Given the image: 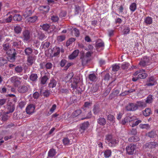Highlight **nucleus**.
<instances>
[{
	"instance_id": "1",
	"label": "nucleus",
	"mask_w": 158,
	"mask_h": 158,
	"mask_svg": "<svg viewBox=\"0 0 158 158\" xmlns=\"http://www.w3.org/2000/svg\"><path fill=\"white\" fill-rule=\"evenodd\" d=\"M106 142L108 143L110 147H113L117 143L118 141L112 137L110 135H108L106 136Z\"/></svg>"
},
{
	"instance_id": "2",
	"label": "nucleus",
	"mask_w": 158,
	"mask_h": 158,
	"mask_svg": "<svg viewBox=\"0 0 158 158\" xmlns=\"http://www.w3.org/2000/svg\"><path fill=\"white\" fill-rule=\"evenodd\" d=\"M22 78L16 76L12 77L10 78L11 82L15 87H18L22 83Z\"/></svg>"
},
{
	"instance_id": "3",
	"label": "nucleus",
	"mask_w": 158,
	"mask_h": 158,
	"mask_svg": "<svg viewBox=\"0 0 158 158\" xmlns=\"http://www.w3.org/2000/svg\"><path fill=\"white\" fill-rule=\"evenodd\" d=\"M136 147V145L132 144L127 146L126 148L127 153L129 155L133 154Z\"/></svg>"
},
{
	"instance_id": "4",
	"label": "nucleus",
	"mask_w": 158,
	"mask_h": 158,
	"mask_svg": "<svg viewBox=\"0 0 158 158\" xmlns=\"http://www.w3.org/2000/svg\"><path fill=\"white\" fill-rule=\"evenodd\" d=\"M30 31L27 30H26L23 31L22 36L21 38L23 39L24 42H26L29 40L30 38Z\"/></svg>"
},
{
	"instance_id": "5",
	"label": "nucleus",
	"mask_w": 158,
	"mask_h": 158,
	"mask_svg": "<svg viewBox=\"0 0 158 158\" xmlns=\"http://www.w3.org/2000/svg\"><path fill=\"white\" fill-rule=\"evenodd\" d=\"M126 110L128 111H134L138 109V106L134 103H129L125 106Z\"/></svg>"
},
{
	"instance_id": "6",
	"label": "nucleus",
	"mask_w": 158,
	"mask_h": 158,
	"mask_svg": "<svg viewBox=\"0 0 158 158\" xmlns=\"http://www.w3.org/2000/svg\"><path fill=\"white\" fill-rule=\"evenodd\" d=\"M74 136H72L70 137L69 135L67 137L63 139L62 141L63 144L65 145H69L71 144L73 142V139H74Z\"/></svg>"
},
{
	"instance_id": "7",
	"label": "nucleus",
	"mask_w": 158,
	"mask_h": 158,
	"mask_svg": "<svg viewBox=\"0 0 158 158\" xmlns=\"http://www.w3.org/2000/svg\"><path fill=\"white\" fill-rule=\"evenodd\" d=\"M29 87V86L21 85L18 88L17 90L20 93H26L28 91Z\"/></svg>"
},
{
	"instance_id": "8",
	"label": "nucleus",
	"mask_w": 158,
	"mask_h": 158,
	"mask_svg": "<svg viewBox=\"0 0 158 158\" xmlns=\"http://www.w3.org/2000/svg\"><path fill=\"white\" fill-rule=\"evenodd\" d=\"M35 107L33 105H30L27 107L26 112L28 114H31L34 112Z\"/></svg>"
},
{
	"instance_id": "9",
	"label": "nucleus",
	"mask_w": 158,
	"mask_h": 158,
	"mask_svg": "<svg viewBox=\"0 0 158 158\" xmlns=\"http://www.w3.org/2000/svg\"><path fill=\"white\" fill-rule=\"evenodd\" d=\"M22 41L18 39L14 40L12 43V47L13 48H19L20 47Z\"/></svg>"
},
{
	"instance_id": "10",
	"label": "nucleus",
	"mask_w": 158,
	"mask_h": 158,
	"mask_svg": "<svg viewBox=\"0 0 158 158\" xmlns=\"http://www.w3.org/2000/svg\"><path fill=\"white\" fill-rule=\"evenodd\" d=\"M145 146L149 148H154L158 146V143L155 142H151L146 144Z\"/></svg>"
},
{
	"instance_id": "11",
	"label": "nucleus",
	"mask_w": 158,
	"mask_h": 158,
	"mask_svg": "<svg viewBox=\"0 0 158 158\" xmlns=\"http://www.w3.org/2000/svg\"><path fill=\"white\" fill-rule=\"evenodd\" d=\"M79 52V50L78 49L74 50L71 54L69 56V58L70 60L74 59L77 56Z\"/></svg>"
},
{
	"instance_id": "12",
	"label": "nucleus",
	"mask_w": 158,
	"mask_h": 158,
	"mask_svg": "<svg viewBox=\"0 0 158 158\" xmlns=\"http://www.w3.org/2000/svg\"><path fill=\"white\" fill-rule=\"evenodd\" d=\"M72 83L71 84V87L74 89H76L77 86V84L79 82V80L75 78H73L72 80H71Z\"/></svg>"
},
{
	"instance_id": "13",
	"label": "nucleus",
	"mask_w": 158,
	"mask_h": 158,
	"mask_svg": "<svg viewBox=\"0 0 158 158\" xmlns=\"http://www.w3.org/2000/svg\"><path fill=\"white\" fill-rule=\"evenodd\" d=\"M15 108V106L12 104L7 105V111L6 112L7 114L12 113L14 111Z\"/></svg>"
},
{
	"instance_id": "14",
	"label": "nucleus",
	"mask_w": 158,
	"mask_h": 158,
	"mask_svg": "<svg viewBox=\"0 0 158 158\" xmlns=\"http://www.w3.org/2000/svg\"><path fill=\"white\" fill-rule=\"evenodd\" d=\"M37 19V17L36 16L31 17L28 18L26 20V22L30 23H33L35 22Z\"/></svg>"
},
{
	"instance_id": "15",
	"label": "nucleus",
	"mask_w": 158,
	"mask_h": 158,
	"mask_svg": "<svg viewBox=\"0 0 158 158\" xmlns=\"http://www.w3.org/2000/svg\"><path fill=\"white\" fill-rule=\"evenodd\" d=\"M89 126V123L88 122L82 123L81 125V129L80 130L81 133H83L84 131Z\"/></svg>"
},
{
	"instance_id": "16",
	"label": "nucleus",
	"mask_w": 158,
	"mask_h": 158,
	"mask_svg": "<svg viewBox=\"0 0 158 158\" xmlns=\"http://www.w3.org/2000/svg\"><path fill=\"white\" fill-rule=\"evenodd\" d=\"M23 67L21 66L20 65L17 66L15 68V72L17 73H18V75H23Z\"/></svg>"
},
{
	"instance_id": "17",
	"label": "nucleus",
	"mask_w": 158,
	"mask_h": 158,
	"mask_svg": "<svg viewBox=\"0 0 158 158\" xmlns=\"http://www.w3.org/2000/svg\"><path fill=\"white\" fill-rule=\"evenodd\" d=\"M112 152L110 150L107 149L104 152V155L105 158H107L110 156L111 155Z\"/></svg>"
},
{
	"instance_id": "18",
	"label": "nucleus",
	"mask_w": 158,
	"mask_h": 158,
	"mask_svg": "<svg viewBox=\"0 0 158 158\" xmlns=\"http://www.w3.org/2000/svg\"><path fill=\"white\" fill-rule=\"evenodd\" d=\"M81 59L82 65H85L89 61V58H87L85 56L83 55L81 56Z\"/></svg>"
},
{
	"instance_id": "19",
	"label": "nucleus",
	"mask_w": 158,
	"mask_h": 158,
	"mask_svg": "<svg viewBox=\"0 0 158 158\" xmlns=\"http://www.w3.org/2000/svg\"><path fill=\"white\" fill-rule=\"evenodd\" d=\"M39 9L40 10L44 12L47 13L48 12L49 10V7L48 6H40Z\"/></svg>"
},
{
	"instance_id": "20",
	"label": "nucleus",
	"mask_w": 158,
	"mask_h": 158,
	"mask_svg": "<svg viewBox=\"0 0 158 158\" xmlns=\"http://www.w3.org/2000/svg\"><path fill=\"white\" fill-rule=\"evenodd\" d=\"M82 113V111L80 109H77L74 111L72 114V116L73 117H75L81 114Z\"/></svg>"
},
{
	"instance_id": "21",
	"label": "nucleus",
	"mask_w": 158,
	"mask_h": 158,
	"mask_svg": "<svg viewBox=\"0 0 158 158\" xmlns=\"http://www.w3.org/2000/svg\"><path fill=\"white\" fill-rule=\"evenodd\" d=\"M73 73H71L68 74V75L65 77L64 80L66 82H68L72 80L73 77Z\"/></svg>"
},
{
	"instance_id": "22",
	"label": "nucleus",
	"mask_w": 158,
	"mask_h": 158,
	"mask_svg": "<svg viewBox=\"0 0 158 158\" xmlns=\"http://www.w3.org/2000/svg\"><path fill=\"white\" fill-rule=\"evenodd\" d=\"M98 123L100 125H104L106 123V119L103 118H99L97 120Z\"/></svg>"
},
{
	"instance_id": "23",
	"label": "nucleus",
	"mask_w": 158,
	"mask_h": 158,
	"mask_svg": "<svg viewBox=\"0 0 158 158\" xmlns=\"http://www.w3.org/2000/svg\"><path fill=\"white\" fill-rule=\"evenodd\" d=\"M144 23L146 25H150L152 23V19L151 17L148 16L144 20Z\"/></svg>"
},
{
	"instance_id": "24",
	"label": "nucleus",
	"mask_w": 158,
	"mask_h": 158,
	"mask_svg": "<svg viewBox=\"0 0 158 158\" xmlns=\"http://www.w3.org/2000/svg\"><path fill=\"white\" fill-rule=\"evenodd\" d=\"M88 78L90 81H97V77L94 73L89 74L88 76Z\"/></svg>"
},
{
	"instance_id": "25",
	"label": "nucleus",
	"mask_w": 158,
	"mask_h": 158,
	"mask_svg": "<svg viewBox=\"0 0 158 158\" xmlns=\"http://www.w3.org/2000/svg\"><path fill=\"white\" fill-rule=\"evenodd\" d=\"M34 60V57L32 56H28L27 60V64L29 65H31L33 63Z\"/></svg>"
},
{
	"instance_id": "26",
	"label": "nucleus",
	"mask_w": 158,
	"mask_h": 158,
	"mask_svg": "<svg viewBox=\"0 0 158 158\" xmlns=\"http://www.w3.org/2000/svg\"><path fill=\"white\" fill-rule=\"evenodd\" d=\"M137 9L136 4L135 3L133 2L130 5L129 9L132 12L135 11Z\"/></svg>"
},
{
	"instance_id": "27",
	"label": "nucleus",
	"mask_w": 158,
	"mask_h": 158,
	"mask_svg": "<svg viewBox=\"0 0 158 158\" xmlns=\"http://www.w3.org/2000/svg\"><path fill=\"white\" fill-rule=\"evenodd\" d=\"M14 28L15 33L17 34L20 33L22 31V29L21 27L19 25L14 26Z\"/></svg>"
},
{
	"instance_id": "28",
	"label": "nucleus",
	"mask_w": 158,
	"mask_h": 158,
	"mask_svg": "<svg viewBox=\"0 0 158 158\" xmlns=\"http://www.w3.org/2000/svg\"><path fill=\"white\" fill-rule=\"evenodd\" d=\"M56 84L57 82L56 80L53 79H51L49 84V86L50 88H53L56 86Z\"/></svg>"
},
{
	"instance_id": "29",
	"label": "nucleus",
	"mask_w": 158,
	"mask_h": 158,
	"mask_svg": "<svg viewBox=\"0 0 158 158\" xmlns=\"http://www.w3.org/2000/svg\"><path fill=\"white\" fill-rule=\"evenodd\" d=\"M100 109L98 106L94 105L93 109L94 114H98L100 111Z\"/></svg>"
},
{
	"instance_id": "30",
	"label": "nucleus",
	"mask_w": 158,
	"mask_h": 158,
	"mask_svg": "<svg viewBox=\"0 0 158 158\" xmlns=\"http://www.w3.org/2000/svg\"><path fill=\"white\" fill-rule=\"evenodd\" d=\"M143 115L146 116L149 115L151 113V109L149 108H146L145 110L143 111Z\"/></svg>"
},
{
	"instance_id": "31",
	"label": "nucleus",
	"mask_w": 158,
	"mask_h": 158,
	"mask_svg": "<svg viewBox=\"0 0 158 158\" xmlns=\"http://www.w3.org/2000/svg\"><path fill=\"white\" fill-rule=\"evenodd\" d=\"M56 152L55 149H51L48 152V156L49 157H52L56 155Z\"/></svg>"
},
{
	"instance_id": "32",
	"label": "nucleus",
	"mask_w": 158,
	"mask_h": 158,
	"mask_svg": "<svg viewBox=\"0 0 158 158\" xmlns=\"http://www.w3.org/2000/svg\"><path fill=\"white\" fill-rule=\"evenodd\" d=\"M12 19V16L11 15H10L7 18L4 19L3 22H1V21L0 20V23H9L11 21Z\"/></svg>"
},
{
	"instance_id": "33",
	"label": "nucleus",
	"mask_w": 158,
	"mask_h": 158,
	"mask_svg": "<svg viewBox=\"0 0 158 158\" xmlns=\"http://www.w3.org/2000/svg\"><path fill=\"white\" fill-rule=\"evenodd\" d=\"M32 49L29 47L26 48L24 50V52L26 55L29 56L32 52Z\"/></svg>"
},
{
	"instance_id": "34",
	"label": "nucleus",
	"mask_w": 158,
	"mask_h": 158,
	"mask_svg": "<svg viewBox=\"0 0 158 158\" xmlns=\"http://www.w3.org/2000/svg\"><path fill=\"white\" fill-rule=\"evenodd\" d=\"M128 140L131 142H136L139 140V138L138 137L135 136L128 138Z\"/></svg>"
},
{
	"instance_id": "35",
	"label": "nucleus",
	"mask_w": 158,
	"mask_h": 158,
	"mask_svg": "<svg viewBox=\"0 0 158 158\" xmlns=\"http://www.w3.org/2000/svg\"><path fill=\"white\" fill-rule=\"evenodd\" d=\"M38 78L37 74L35 73H32L30 76V78L32 81H35Z\"/></svg>"
},
{
	"instance_id": "36",
	"label": "nucleus",
	"mask_w": 158,
	"mask_h": 158,
	"mask_svg": "<svg viewBox=\"0 0 158 158\" xmlns=\"http://www.w3.org/2000/svg\"><path fill=\"white\" fill-rule=\"evenodd\" d=\"M152 96L151 95H149L146 100V102L147 103H152L153 101Z\"/></svg>"
},
{
	"instance_id": "37",
	"label": "nucleus",
	"mask_w": 158,
	"mask_h": 158,
	"mask_svg": "<svg viewBox=\"0 0 158 158\" xmlns=\"http://www.w3.org/2000/svg\"><path fill=\"white\" fill-rule=\"evenodd\" d=\"M142 72L140 73L138 75V77L140 79H144L147 76V74L145 73H144V71H142Z\"/></svg>"
},
{
	"instance_id": "38",
	"label": "nucleus",
	"mask_w": 158,
	"mask_h": 158,
	"mask_svg": "<svg viewBox=\"0 0 158 158\" xmlns=\"http://www.w3.org/2000/svg\"><path fill=\"white\" fill-rule=\"evenodd\" d=\"M7 60L3 57L0 58V66H3L7 63Z\"/></svg>"
},
{
	"instance_id": "39",
	"label": "nucleus",
	"mask_w": 158,
	"mask_h": 158,
	"mask_svg": "<svg viewBox=\"0 0 158 158\" xmlns=\"http://www.w3.org/2000/svg\"><path fill=\"white\" fill-rule=\"evenodd\" d=\"M14 20L19 21L21 20V16L19 14H15L13 17Z\"/></svg>"
},
{
	"instance_id": "40",
	"label": "nucleus",
	"mask_w": 158,
	"mask_h": 158,
	"mask_svg": "<svg viewBox=\"0 0 158 158\" xmlns=\"http://www.w3.org/2000/svg\"><path fill=\"white\" fill-rule=\"evenodd\" d=\"M38 37L40 40H42L46 38V37L44 34L41 32L38 33Z\"/></svg>"
},
{
	"instance_id": "41",
	"label": "nucleus",
	"mask_w": 158,
	"mask_h": 158,
	"mask_svg": "<svg viewBox=\"0 0 158 158\" xmlns=\"http://www.w3.org/2000/svg\"><path fill=\"white\" fill-rule=\"evenodd\" d=\"M48 80V77L46 76H43L41 79V83L42 84H45L47 80Z\"/></svg>"
},
{
	"instance_id": "42",
	"label": "nucleus",
	"mask_w": 158,
	"mask_h": 158,
	"mask_svg": "<svg viewBox=\"0 0 158 158\" xmlns=\"http://www.w3.org/2000/svg\"><path fill=\"white\" fill-rule=\"evenodd\" d=\"M50 45V43L48 42H43L42 43V46L44 48H48Z\"/></svg>"
},
{
	"instance_id": "43",
	"label": "nucleus",
	"mask_w": 158,
	"mask_h": 158,
	"mask_svg": "<svg viewBox=\"0 0 158 158\" xmlns=\"http://www.w3.org/2000/svg\"><path fill=\"white\" fill-rule=\"evenodd\" d=\"M40 26L42 28L43 30L47 31L50 27V26L48 24H44L42 25H40Z\"/></svg>"
},
{
	"instance_id": "44",
	"label": "nucleus",
	"mask_w": 158,
	"mask_h": 158,
	"mask_svg": "<svg viewBox=\"0 0 158 158\" xmlns=\"http://www.w3.org/2000/svg\"><path fill=\"white\" fill-rule=\"evenodd\" d=\"M32 14L31 10H27L23 13V16L25 17H28Z\"/></svg>"
},
{
	"instance_id": "45",
	"label": "nucleus",
	"mask_w": 158,
	"mask_h": 158,
	"mask_svg": "<svg viewBox=\"0 0 158 158\" xmlns=\"http://www.w3.org/2000/svg\"><path fill=\"white\" fill-rule=\"evenodd\" d=\"M138 106H139L141 107H145L147 106L146 103L143 102L139 101L138 102Z\"/></svg>"
},
{
	"instance_id": "46",
	"label": "nucleus",
	"mask_w": 158,
	"mask_h": 158,
	"mask_svg": "<svg viewBox=\"0 0 158 158\" xmlns=\"http://www.w3.org/2000/svg\"><path fill=\"white\" fill-rule=\"evenodd\" d=\"M75 40V39L73 38H70L66 42V45L67 46L69 45Z\"/></svg>"
},
{
	"instance_id": "47",
	"label": "nucleus",
	"mask_w": 158,
	"mask_h": 158,
	"mask_svg": "<svg viewBox=\"0 0 158 158\" xmlns=\"http://www.w3.org/2000/svg\"><path fill=\"white\" fill-rule=\"evenodd\" d=\"M6 113V114H4L2 115V119L3 121H5L8 119L9 118V116H8Z\"/></svg>"
},
{
	"instance_id": "48",
	"label": "nucleus",
	"mask_w": 158,
	"mask_h": 158,
	"mask_svg": "<svg viewBox=\"0 0 158 158\" xmlns=\"http://www.w3.org/2000/svg\"><path fill=\"white\" fill-rule=\"evenodd\" d=\"M65 38L64 35H61L58 36L57 38V40L59 42H62L65 40Z\"/></svg>"
},
{
	"instance_id": "49",
	"label": "nucleus",
	"mask_w": 158,
	"mask_h": 158,
	"mask_svg": "<svg viewBox=\"0 0 158 158\" xmlns=\"http://www.w3.org/2000/svg\"><path fill=\"white\" fill-rule=\"evenodd\" d=\"M107 119L112 122L114 121L115 118L114 116L112 114H109L107 116Z\"/></svg>"
},
{
	"instance_id": "50",
	"label": "nucleus",
	"mask_w": 158,
	"mask_h": 158,
	"mask_svg": "<svg viewBox=\"0 0 158 158\" xmlns=\"http://www.w3.org/2000/svg\"><path fill=\"white\" fill-rule=\"evenodd\" d=\"M129 66V64L127 62H124L122 65L121 67L123 69H127Z\"/></svg>"
},
{
	"instance_id": "51",
	"label": "nucleus",
	"mask_w": 158,
	"mask_h": 158,
	"mask_svg": "<svg viewBox=\"0 0 158 158\" xmlns=\"http://www.w3.org/2000/svg\"><path fill=\"white\" fill-rule=\"evenodd\" d=\"M139 126L142 129H148L150 128V127L148 124H140Z\"/></svg>"
},
{
	"instance_id": "52",
	"label": "nucleus",
	"mask_w": 158,
	"mask_h": 158,
	"mask_svg": "<svg viewBox=\"0 0 158 158\" xmlns=\"http://www.w3.org/2000/svg\"><path fill=\"white\" fill-rule=\"evenodd\" d=\"M52 20L54 22H57L59 19V18L58 16L56 15H53L51 17V18Z\"/></svg>"
},
{
	"instance_id": "53",
	"label": "nucleus",
	"mask_w": 158,
	"mask_h": 158,
	"mask_svg": "<svg viewBox=\"0 0 158 158\" xmlns=\"http://www.w3.org/2000/svg\"><path fill=\"white\" fill-rule=\"evenodd\" d=\"M119 68V66L117 64H115L112 66V70L114 71H117Z\"/></svg>"
},
{
	"instance_id": "54",
	"label": "nucleus",
	"mask_w": 158,
	"mask_h": 158,
	"mask_svg": "<svg viewBox=\"0 0 158 158\" xmlns=\"http://www.w3.org/2000/svg\"><path fill=\"white\" fill-rule=\"evenodd\" d=\"M74 31V33L75 36L76 37H78L80 35V32L79 30L76 28H74L73 29Z\"/></svg>"
},
{
	"instance_id": "55",
	"label": "nucleus",
	"mask_w": 158,
	"mask_h": 158,
	"mask_svg": "<svg viewBox=\"0 0 158 158\" xmlns=\"http://www.w3.org/2000/svg\"><path fill=\"white\" fill-rule=\"evenodd\" d=\"M147 81L156 83V80L153 77H150L149 78H148Z\"/></svg>"
},
{
	"instance_id": "56",
	"label": "nucleus",
	"mask_w": 158,
	"mask_h": 158,
	"mask_svg": "<svg viewBox=\"0 0 158 158\" xmlns=\"http://www.w3.org/2000/svg\"><path fill=\"white\" fill-rule=\"evenodd\" d=\"M15 54L14 53H13L12 55L11 56H10L8 58L10 62H13L15 60Z\"/></svg>"
},
{
	"instance_id": "57",
	"label": "nucleus",
	"mask_w": 158,
	"mask_h": 158,
	"mask_svg": "<svg viewBox=\"0 0 158 158\" xmlns=\"http://www.w3.org/2000/svg\"><path fill=\"white\" fill-rule=\"evenodd\" d=\"M4 50L6 51L9 49V46L8 44H3L2 45Z\"/></svg>"
},
{
	"instance_id": "58",
	"label": "nucleus",
	"mask_w": 158,
	"mask_h": 158,
	"mask_svg": "<svg viewBox=\"0 0 158 158\" xmlns=\"http://www.w3.org/2000/svg\"><path fill=\"white\" fill-rule=\"evenodd\" d=\"M45 64L44 65L45 66L46 68L47 69H51L52 66V64L50 62H48L46 64Z\"/></svg>"
},
{
	"instance_id": "59",
	"label": "nucleus",
	"mask_w": 158,
	"mask_h": 158,
	"mask_svg": "<svg viewBox=\"0 0 158 158\" xmlns=\"http://www.w3.org/2000/svg\"><path fill=\"white\" fill-rule=\"evenodd\" d=\"M141 122V120H138L136 121L135 123H133L131 125V127H134L135 126L138 125L139 123Z\"/></svg>"
},
{
	"instance_id": "60",
	"label": "nucleus",
	"mask_w": 158,
	"mask_h": 158,
	"mask_svg": "<svg viewBox=\"0 0 158 158\" xmlns=\"http://www.w3.org/2000/svg\"><path fill=\"white\" fill-rule=\"evenodd\" d=\"M97 46L98 47H102L104 46V43L102 41L98 42L97 44Z\"/></svg>"
},
{
	"instance_id": "61",
	"label": "nucleus",
	"mask_w": 158,
	"mask_h": 158,
	"mask_svg": "<svg viewBox=\"0 0 158 158\" xmlns=\"http://www.w3.org/2000/svg\"><path fill=\"white\" fill-rule=\"evenodd\" d=\"M127 118H128V122L133 121L136 119L135 118V117L134 116H132L131 117L129 116H127Z\"/></svg>"
},
{
	"instance_id": "62",
	"label": "nucleus",
	"mask_w": 158,
	"mask_h": 158,
	"mask_svg": "<svg viewBox=\"0 0 158 158\" xmlns=\"http://www.w3.org/2000/svg\"><path fill=\"white\" fill-rule=\"evenodd\" d=\"M92 116V113L91 111H89L88 114V115L85 117L82 118H81V120H83L86 119H87L91 117Z\"/></svg>"
},
{
	"instance_id": "63",
	"label": "nucleus",
	"mask_w": 158,
	"mask_h": 158,
	"mask_svg": "<svg viewBox=\"0 0 158 158\" xmlns=\"http://www.w3.org/2000/svg\"><path fill=\"white\" fill-rule=\"evenodd\" d=\"M143 60H144V61L147 64L149 63L150 60V59L149 57H147V56H145L143 58Z\"/></svg>"
},
{
	"instance_id": "64",
	"label": "nucleus",
	"mask_w": 158,
	"mask_h": 158,
	"mask_svg": "<svg viewBox=\"0 0 158 158\" xmlns=\"http://www.w3.org/2000/svg\"><path fill=\"white\" fill-rule=\"evenodd\" d=\"M130 29L128 27H126L123 30L124 34H127L129 33Z\"/></svg>"
}]
</instances>
